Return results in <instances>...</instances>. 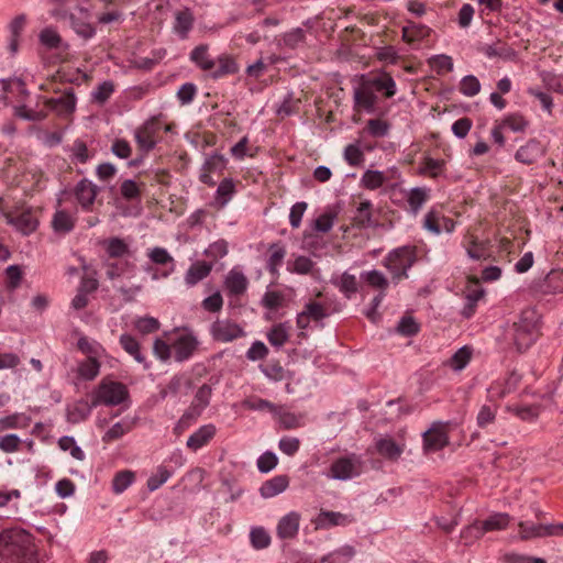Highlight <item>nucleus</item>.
<instances>
[{
    "label": "nucleus",
    "instance_id": "1",
    "mask_svg": "<svg viewBox=\"0 0 563 563\" xmlns=\"http://www.w3.org/2000/svg\"><path fill=\"white\" fill-rule=\"evenodd\" d=\"M384 91L386 98L396 93V82L388 74L374 77H361L360 85L353 90L354 108L367 113L376 111L378 101L377 92Z\"/></svg>",
    "mask_w": 563,
    "mask_h": 563
},
{
    "label": "nucleus",
    "instance_id": "2",
    "mask_svg": "<svg viewBox=\"0 0 563 563\" xmlns=\"http://www.w3.org/2000/svg\"><path fill=\"white\" fill-rule=\"evenodd\" d=\"M32 536L23 529H5L0 533V556L10 563H34Z\"/></svg>",
    "mask_w": 563,
    "mask_h": 563
},
{
    "label": "nucleus",
    "instance_id": "3",
    "mask_svg": "<svg viewBox=\"0 0 563 563\" xmlns=\"http://www.w3.org/2000/svg\"><path fill=\"white\" fill-rule=\"evenodd\" d=\"M538 313L533 309L523 310L518 321L505 330V339L514 344L518 352L528 350L538 338Z\"/></svg>",
    "mask_w": 563,
    "mask_h": 563
},
{
    "label": "nucleus",
    "instance_id": "4",
    "mask_svg": "<svg viewBox=\"0 0 563 563\" xmlns=\"http://www.w3.org/2000/svg\"><path fill=\"white\" fill-rule=\"evenodd\" d=\"M416 261L417 247L405 245L390 251L384 260V266L390 272L393 280L398 283L408 277L407 272Z\"/></svg>",
    "mask_w": 563,
    "mask_h": 563
},
{
    "label": "nucleus",
    "instance_id": "5",
    "mask_svg": "<svg viewBox=\"0 0 563 563\" xmlns=\"http://www.w3.org/2000/svg\"><path fill=\"white\" fill-rule=\"evenodd\" d=\"M129 397L125 385L109 378H103L93 391V405L118 406Z\"/></svg>",
    "mask_w": 563,
    "mask_h": 563
},
{
    "label": "nucleus",
    "instance_id": "6",
    "mask_svg": "<svg viewBox=\"0 0 563 563\" xmlns=\"http://www.w3.org/2000/svg\"><path fill=\"white\" fill-rule=\"evenodd\" d=\"M363 466L362 457L351 453L334 460L325 475L328 478L335 481H349L360 476L363 472Z\"/></svg>",
    "mask_w": 563,
    "mask_h": 563
},
{
    "label": "nucleus",
    "instance_id": "7",
    "mask_svg": "<svg viewBox=\"0 0 563 563\" xmlns=\"http://www.w3.org/2000/svg\"><path fill=\"white\" fill-rule=\"evenodd\" d=\"M209 331L212 340L219 343H229L246 335L244 328L229 318H217Z\"/></svg>",
    "mask_w": 563,
    "mask_h": 563
},
{
    "label": "nucleus",
    "instance_id": "8",
    "mask_svg": "<svg viewBox=\"0 0 563 563\" xmlns=\"http://www.w3.org/2000/svg\"><path fill=\"white\" fill-rule=\"evenodd\" d=\"M45 107L56 115L67 118L76 110L77 98L73 88H67L57 97L43 98Z\"/></svg>",
    "mask_w": 563,
    "mask_h": 563
},
{
    "label": "nucleus",
    "instance_id": "9",
    "mask_svg": "<svg viewBox=\"0 0 563 563\" xmlns=\"http://www.w3.org/2000/svg\"><path fill=\"white\" fill-rule=\"evenodd\" d=\"M519 533L522 540L544 537L563 536V523L541 525L531 521L519 523Z\"/></svg>",
    "mask_w": 563,
    "mask_h": 563
},
{
    "label": "nucleus",
    "instance_id": "10",
    "mask_svg": "<svg viewBox=\"0 0 563 563\" xmlns=\"http://www.w3.org/2000/svg\"><path fill=\"white\" fill-rule=\"evenodd\" d=\"M509 522V515L497 512L483 521H475L473 525L467 527L466 532L478 539L482 538L486 532L506 529Z\"/></svg>",
    "mask_w": 563,
    "mask_h": 563
},
{
    "label": "nucleus",
    "instance_id": "11",
    "mask_svg": "<svg viewBox=\"0 0 563 563\" xmlns=\"http://www.w3.org/2000/svg\"><path fill=\"white\" fill-rule=\"evenodd\" d=\"M211 395V386L207 384L200 386L196 391L189 410L181 416L178 424L188 427L191 421L196 420L205 410V408L209 405Z\"/></svg>",
    "mask_w": 563,
    "mask_h": 563
},
{
    "label": "nucleus",
    "instance_id": "12",
    "mask_svg": "<svg viewBox=\"0 0 563 563\" xmlns=\"http://www.w3.org/2000/svg\"><path fill=\"white\" fill-rule=\"evenodd\" d=\"M161 130V122L156 118H151L135 130L134 136L139 147L148 152L157 143V134Z\"/></svg>",
    "mask_w": 563,
    "mask_h": 563
},
{
    "label": "nucleus",
    "instance_id": "13",
    "mask_svg": "<svg viewBox=\"0 0 563 563\" xmlns=\"http://www.w3.org/2000/svg\"><path fill=\"white\" fill-rule=\"evenodd\" d=\"M446 422H433L430 429L423 433V446L428 451H439L449 443Z\"/></svg>",
    "mask_w": 563,
    "mask_h": 563
},
{
    "label": "nucleus",
    "instance_id": "14",
    "mask_svg": "<svg viewBox=\"0 0 563 563\" xmlns=\"http://www.w3.org/2000/svg\"><path fill=\"white\" fill-rule=\"evenodd\" d=\"M330 316L325 305L317 301H309L305 305L303 310L298 313L296 323L301 330H306L311 321H321Z\"/></svg>",
    "mask_w": 563,
    "mask_h": 563
},
{
    "label": "nucleus",
    "instance_id": "15",
    "mask_svg": "<svg viewBox=\"0 0 563 563\" xmlns=\"http://www.w3.org/2000/svg\"><path fill=\"white\" fill-rule=\"evenodd\" d=\"M5 221L13 225L23 235H30L38 225V220L31 209L22 211L18 216L4 213Z\"/></svg>",
    "mask_w": 563,
    "mask_h": 563
},
{
    "label": "nucleus",
    "instance_id": "16",
    "mask_svg": "<svg viewBox=\"0 0 563 563\" xmlns=\"http://www.w3.org/2000/svg\"><path fill=\"white\" fill-rule=\"evenodd\" d=\"M79 15H69V24L74 32L84 40H90L96 35L95 26L89 22V11L82 7L78 8Z\"/></svg>",
    "mask_w": 563,
    "mask_h": 563
},
{
    "label": "nucleus",
    "instance_id": "17",
    "mask_svg": "<svg viewBox=\"0 0 563 563\" xmlns=\"http://www.w3.org/2000/svg\"><path fill=\"white\" fill-rule=\"evenodd\" d=\"M99 188L91 180L84 178L77 183L74 189L75 197L84 210H90Z\"/></svg>",
    "mask_w": 563,
    "mask_h": 563
},
{
    "label": "nucleus",
    "instance_id": "18",
    "mask_svg": "<svg viewBox=\"0 0 563 563\" xmlns=\"http://www.w3.org/2000/svg\"><path fill=\"white\" fill-rule=\"evenodd\" d=\"M174 358L184 362L190 358L198 346V341L192 334H181L173 343Z\"/></svg>",
    "mask_w": 563,
    "mask_h": 563
},
{
    "label": "nucleus",
    "instance_id": "19",
    "mask_svg": "<svg viewBox=\"0 0 563 563\" xmlns=\"http://www.w3.org/2000/svg\"><path fill=\"white\" fill-rule=\"evenodd\" d=\"M121 347L131 355L144 369H150L152 364L142 352L140 342L131 334L123 333L119 338Z\"/></svg>",
    "mask_w": 563,
    "mask_h": 563
},
{
    "label": "nucleus",
    "instance_id": "20",
    "mask_svg": "<svg viewBox=\"0 0 563 563\" xmlns=\"http://www.w3.org/2000/svg\"><path fill=\"white\" fill-rule=\"evenodd\" d=\"M249 286V280L244 273L234 267L224 278V287L230 296L239 297L243 295Z\"/></svg>",
    "mask_w": 563,
    "mask_h": 563
},
{
    "label": "nucleus",
    "instance_id": "21",
    "mask_svg": "<svg viewBox=\"0 0 563 563\" xmlns=\"http://www.w3.org/2000/svg\"><path fill=\"white\" fill-rule=\"evenodd\" d=\"M217 429L213 424L201 426L187 440V448L194 452L207 445L216 435Z\"/></svg>",
    "mask_w": 563,
    "mask_h": 563
},
{
    "label": "nucleus",
    "instance_id": "22",
    "mask_svg": "<svg viewBox=\"0 0 563 563\" xmlns=\"http://www.w3.org/2000/svg\"><path fill=\"white\" fill-rule=\"evenodd\" d=\"M212 264L205 261H197L187 269L184 280L187 287H194L205 278H207L211 271Z\"/></svg>",
    "mask_w": 563,
    "mask_h": 563
},
{
    "label": "nucleus",
    "instance_id": "23",
    "mask_svg": "<svg viewBox=\"0 0 563 563\" xmlns=\"http://www.w3.org/2000/svg\"><path fill=\"white\" fill-rule=\"evenodd\" d=\"M299 514L291 511L284 516L277 525V536L280 539H294L299 531Z\"/></svg>",
    "mask_w": 563,
    "mask_h": 563
},
{
    "label": "nucleus",
    "instance_id": "24",
    "mask_svg": "<svg viewBox=\"0 0 563 563\" xmlns=\"http://www.w3.org/2000/svg\"><path fill=\"white\" fill-rule=\"evenodd\" d=\"M287 252L280 243H273L268 247V257L266 260V269L274 278L279 276V267L282 266Z\"/></svg>",
    "mask_w": 563,
    "mask_h": 563
},
{
    "label": "nucleus",
    "instance_id": "25",
    "mask_svg": "<svg viewBox=\"0 0 563 563\" xmlns=\"http://www.w3.org/2000/svg\"><path fill=\"white\" fill-rule=\"evenodd\" d=\"M189 58L197 67L208 73H210V70L217 65L216 59H213L209 54V46L207 44L196 46L190 52Z\"/></svg>",
    "mask_w": 563,
    "mask_h": 563
},
{
    "label": "nucleus",
    "instance_id": "26",
    "mask_svg": "<svg viewBox=\"0 0 563 563\" xmlns=\"http://www.w3.org/2000/svg\"><path fill=\"white\" fill-rule=\"evenodd\" d=\"M542 155L540 142L537 140H529L525 145L520 146L516 154V161L522 164H533Z\"/></svg>",
    "mask_w": 563,
    "mask_h": 563
},
{
    "label": "nucleus",
    "instance_id": "27",
    "mask_svg": "<svg viewBox=\"0 0 563 563\" xmlns=\"http://www.w3.org/2000/svg\"><path fill=\"white\" fill-rule=\"evenodd\" d=\"M95 407L97 406L93 405V399L90 404L84 399L78 400L75 404L68 406L66 413L67 420L70 423H79L85 421L91 415V411Z\"/></svg>",
    "mask_w": 563,
    "mask_h": 563
},
{
    "label": "nucleus",
    "instance_id": "28",
    "mask_svg": "<svg viewBox=\"0 0 563 563\" xmlns=\"http://www.w3.org/2000/svg\"><path fill=\"white\" fill-rule=\"evenodd\" d=\"M40 43L48 49L67 51L69 45L63 41L56 29L47 26L38 34Z\"/></svg>",
    "mask_w": 563,
    "mask_h": 563
},
{
    "label": "nucleus",
    "instance_id": "29",
    "mask_svg": "<svg viewBox=\"0 0 563 563\" xmlns=\"http://www.w3.org/2000/svg\"><path fill=\"white\" fill-rule=\"evenodd\" d=\"M376 450L385 459L396 461L404 452V445L398 444L393 438L385 437L376 440Z\"/></svg>",
    "mask_w": 563,
    "mask_h": 563
},
{
    "label": "nucleus",
    "instance_id": "30",
    "mask_svg": "<svg viewBox=\"0 0 563 563\" xmlns=\"http://www.w3.org/2000/svg\"><path fill=\"white\" fill-rule=\"evenodd\" d=\"M291 327L289 322L274 324L266 334L269 344L276 349L283 347L289 340Z\"/></svg>",
    "mask_w": 563,
    "mask_h": 563
},
{
    "label": "nucleus",
    "instance_id": "31",
    "mask_svg": "<svg viewBox=\"0 0 563 563\" xmlns=\"http://www.w3.org/2000/svg\"><path fill=\"white\" fill-rule=\"evenodd\" d=\"M217 65L210 70V76L214 79L224 77L227 75H233L239 71V66L235 59L227 54L220 55L217 59Z\"/></svg>",
    "mask_w": 563,
    "mask_h": 563
},
{
    "label": "nucleus",
    "instance_id": "32",
    "mask_svg": "<svg viewBox=\"0 0 563 563\" xmlns=\"http://www.w3.org/2000/svg\"><path fill=\"white\" fill-rule=\"evenodd\" d=\"M289 481L286 475H278L266 481L260 488V493L264 498H272L283 493L288 487Z\"/></svg>",
    "mask_w": 563,
    "mask_h": 563
},
{
    "label": "nucleus",
    "instance_id": "33",
    "mask_svg": "<svg viewBox=\"0 0 563 563\" xmlns=\"http://www.w3.org/2000/svg\"><path fill=\"white\" fill-rule=\"evenodd\" d=\"M466 254L474 261L486 260L489 257L488 244L485 241H479L474 235H471L464 244Z\"/></svg>",
    "mask_w": 563,
    "mask_h": 563
},
{
    "label": "nucleus",
    "instance_id": "34",
    "mask_svg": "<svg viewBox=\"0 0 563 563\" xmlns=\"http://www.w3.org/2000/svg\"><path fill=\"white\" fill-rule=\"evenodd\" d=\"M101 363L99 358H85L78 362L77 376L82 380H93L100 373Z\"/></svg>",
    "mask_w": 563,
    "mask_h": 563
},
{
    "label": "nucleus",
    "instance_id": "35",
    "mask_svg": "<svg viewBox=\"0 0 563 563\" xmlns=\"http://www.w3.org/2000/svg\"><path fill=\"white\" fill-rule=\"evenodd\" d=\"M194 25V15L189 9L177 11L175 14L174 31L180 38H186Z\"/></svg>",
    "mask_w": 563,
    "mask_h": 563
},
{
    "label": "nucleus",
    "instance_id": "36",
    "mask_svg": "<svg viewBox=\"0 0 563 563\" xmlns=\"http://www.w3.org/2000/svg\"><path fill=\"white\" fill-rule=\"evenodd\" d=\"M78 350L87 355L86 358H101L106 355V350L96 340H91L87 336H80L77 341Z\"/></svg>",
    "mask_w": 563,
    "mask_h": 563
},
{
    "label": "nucleus",
    "instance_id": "37",
    "mask_svg": "<svg viewBox=\"0 0 563 563\" xmlns=\"http://www.w3.org/2000/svg\"><path fill=\"white\" fill-rule=\"evenodd\" d=\"M148 258L157 265H167L170 264L169 269L162 273V277H168L175 269L174 258L164 247H153L147 253Z\"/></svg>",
    "mask_w": 563,
    "mask_h": 563
},
{
    "label": "nucleus",
    "instance_id": "38",
    "mask_svg": "<svg viewBox=\"0 0 563 563\" xmlns=\"http://www.w3.org/2000/svg\"><path fill=\"white\" fill-rule=\"evenodd\" d=\"M430 189L426 187H415L410 189L407 195V202L409 205V209L413 214H417L422 206L429 199Z\"/></svg>",
    "mask_w": 563,
    "mask_h": 563
},
{
    "label": "nucleus",
    "instance_id": "39",
    "mask_svg": "<svg viewBox=\"0 0 563 563\" xmlns=\"http://www.w3.org/2000/svg\"><path fill=\"white\" fill-rule=\"evenodd\" d=\"M144 187V183L139 184L133 179H125L120 185L121 197L126 201H140Z\"/></svg>",
    "mask_w": 563,
    "mask_h": 563
},
{
    "label": "nucleus",
    "instance_id": "40",
    "mask_svg": "<svg viewBox=\"0 0 563 563\" xmlns=\"http://www.w3.org/2000/svg\"><path fill=\"white\" fill-rule=\"evenodd\" d=\"M134 428V421L128 418L114 423L102 437L103 442H112L124 434L129 433Z\"/></svg>",
    "mask_w": 563,
    "mask_h": 563
},
{
    "label": "nucleus",
    "instance_id": "41",
    "mask_svg": "<svg viewBox=\"0 0 563 563\" xmlns=\"http://www.w3.org/2000/svg\"><path fill=\"white\" fill-rule=\"evenodd\" d=\"M361 278L367 283L372 288L378 289L379 291L386 292V289L389 286V282L386 276L376 269L363 272L361 274Z\"/></svg>",
    "mask_w": 563,
    "mask_h": 563
},
{
    "label": "nucleus",
    "instance_id": "42",
    "mask_svg": "<svg viewBox=\"0 0 563 563\" xmlns=\"http://www.w3.org/2000/svg\"><path fill=\"white\" fill-rule=\"evenodd\" d=\"M261 303L268 310H278L287 305L286 295L278 290H267L262 297Z\"/></svg>",
    "mask_w": 563,
    "mask_h": 563
},
{
    "label": "nucleus",
    "instance_id": "43",
    "mask_svg": "<svg viewBox=\"0 0 563 563\" xmlns=\"http://www.w3.org/2000/svg\"><path fill=\"white\" fill-rule=\"evenodd\" d=\"M134 329L142 335L155 333L161 328L158 319L150 316L139 317L133 322Z\"/></svg>",
    "mask_w": 563,
    "mask_h": 563
},
{
    "label": "nucleus",
    "instance_id": "44",
    "mask_svg": "<svg viewBox=\"0 0 563 563\" xmlns=\"http://www.w3.org/2000/svg\"><path fill=\"white\" fill-rule=\"evenodd\" d=\"M386 180L387 177L383 172L368 169L363 174L361 184L366 189L375 190L382 187Z\"/></svg>",
    "mask_w": 563,
    "mask_h": 563
},
{
    "label": "nucleus",
    "instance_id": "45",
    "mask_svg": "<svg viewBox=\"0 0 563 563\" xmlns=\"http://www.w3.org/2000/svg\"><path fill=\"white\" fill-rule=\"evenodd\" d=\"M314 265L311 258L299 255L292 262H288L287 269L294 274L307 275L312 273Z\"/></svg>",
    "mask_w": 563,
    "mask_h": 563
},
{
    "label": "nucleus",
    "instance_id": "46",
    "mask_svg": "<svg viewBox=\"0 0 563 563\" xmlns=\"http://www.w3.org/2000/svg\"><path fill=\"white\" fill-rule=\"evenodd\" d=\"M344 159L353 167L363 165L365 156L360 142L349 144L344 148Z\"/></svg>",
    "mask_w": 563,
    "mask_h": 563
},
{
    "label": "nucleus",
    "instance_id": "47",
    "mask_svg": "<svg viewBox=\"0 0 563 563\" xmlns=\"http://www.w3.org/2000/svg\"><path fill=\"white\" fill-rule=\"evenodd\" d=\"M443 216L444 214L440 210L431 208L424 216L423 228L429 232L439 235L441 233V221Z\"/></svg>",
    "mask_w": 563,
    "mask_h": 563
},
{
    "label": "nucleus",
    "instance_id": "48",
    "mask_svg": "<svg viewBox=\"0 0 563 563\" xmlns=\"http://www.w3.org/2000/svg\"><path fill=\"white\" fill-rule=\"evenodd\" d=\"M497 410L498 406L495 404L483 405L477 413V426L484 429L493 424L496 419Z\"/></svg>",
    "mask_w": 563,
    "mask_h": 563
},
{
    "label": "nucleus",
    "instance_id": "49",
    "mask_svg": "<svg viewBox=\"0 0 563 563\" xmlns=\"http://www.w3.org/2000/svg\"><path fill=\"white\" fill-rule=\"evenodd\" d=\"M52 224L56 232L67 233L74 229L75 223L73 217L68 212L59 210L54 214Z\"/></svg>",
    "mask_w": 563,
    "mask_h": 563
},
{
    "label": "nucleus",
    "instance_id": "50",
    "mask_svg": "<svg viewBox=\"0 0 563 563\" xmlns=\"http://www.w3.org/2000/svg\"><path fill=\"white\" fill-rule=\"evenodd\" d=\"M235 192V186L231 178L223 179L217 189L216 199L221 207H224Z\"/></svg>",
    "mask_w": 563,
    "mask_h": 563
},
{
    "label": "nucleus",
    "instance_id": "51",
    "mask_svg": "<svg viewBox=\"0 0 563 563\" xmlns=\"http://www.w3.org/2000/svg\"><path fill=\"white\" fill-rule=\"evenodd\" d=\"M114 92V84L111 80H106L99 84L91 92L93 102L99 104L106 103L111 95Z\"/></svg>",
    "mask_w": 563,
    "mask_h": 563
},
{
    "label": "nucleus",
    "instance_id": "52",
    "mask_svg": "<svg viewBox=\"0 0 563 563\" xmlns=\"http://www.w3.org/2000/svg\"><path fill=\"white\" fill-rule=\"evenodd\" d=\"M306 40V32L301 27H295L282 36V43L284 46L288 48H297L300 46Z\"/></svg>",
    "mask_w": 563,
    "mask_h": 563
},
{
    "label": "nucleus",
    "instance_id": "53",
    "mask_svg": "<svg viewBox=\"0 0 563 563\" xmlns=\"http://www.w3.org/2000/svg\"><path fill=\"white\" fill-rule=\"evenodd\" d=\"M172 471H169L166 466H158L156 472L153 473L147 479V488L151 492L158 489L163 484H165L169 477L172 476Z\"/></svg>",
    "mask_w": 563,
    "mask_h": 563
},
{
    "label": "nucleus",
    "instance_id": "54",
    "mask_svg": "<svg viewBox=\"0 0 563 563\" xmlns=\"http://www.w3.org/2000/svg\"><path fill=\"white\" fill-rule=\"evenodd\" d=\"M472 350L468 346L459 349L449 360V365L454 371H462L471 361Z\"/></svg>",
    "mask_w": 563,
    "mask_h": 563
},
{
    "label": "nucleus",
    "instance_id": "55",
    "mask_svg": "<svg viewBox=\"0 0 563 563\" xmlns=\"http://www.w3.org/2000/svg\"><path fill=\"white\" fill-rule=\"evenodd\" d=\"M134 473L129 470L117 473L112 481L113 492L115 494L123 493L134 482Z\"/></svg>",
    "mask_w": 563,
    "mask_h": 563
},
{
    "label": "nucleus",
    "instance_id": "56",
    "mask_svg": "<svg viewBox=\"0 0 563 563\" xmlns=\"http://www.w3.org/2000/svg\"><path fill=\"white\" fill-rule=\"evenodd\" d=\"M351 520L346 515L335 511H322L319 515V523L321 526H345L350 523Z\"/></svg>",
    "mask_w": 563,
    "mask_h": 563
},
{
    "label": "nucleus",
    "instance_id": "57",
    "mask_svg": "<svg viewBox=\"0 0 563 563\" xmlns=\"http://www.w3.org/2000/svg\"><path fill=\"white\" fill-rule=\"evenodd\" d=\"M250 540L253 548L266 549L271 544V537L263 527H255L250 532Z\"/></svg>",
    "mask_w": 563,
    "mask_h": 563
},
{
    "label": "nucleus",
    "instance_id": "58",
    "mask_svg": "<svg viewBox=\"0 0 563 563\" xmlns=\"http://www.w3.org/2000/svg\"><path fill=\"white\" fill-rule=\"evenodd\" d=\"M429 65L439 75L453 70L452 57L443 54L430 57Z\"/></svg>",
    "mask_w": 563,
    "mask_h": 563
},
{
    "label": "nucleus",
    "instance_id": "59",
    "mask_svg": "<svg viewBox=\"0 0 563 563\" xmlns=\"http://www.w3.org/2000/svg\"><path fill=\"white\" fill-rule=\"evenodd\" d=\"M390 124L382 119H371L367 121L366 131L373 137H384L389 133Z\"/></svg>",
    "mask_w": 563,
    "mask_h": 563
},
{
    "label": "nucleus",
    "instance_id": "60",
    "mask_svg": "<svg viewBox=\"0 0 563 563\" xmlns=\"http://www.w3.org/2000/svg\"><path fill=\"white\" fill-rule=\"evenodd\" d=\"M106 251L110 257H122L129 252L128 244L120 238H111L106 242Z\"/></svg>",
    "mask_w": 563,
    "mask_h": 563
},
{
    "label": "nucleus",
    "instance_id": "61",
    "mask_svg": "<svg viewBox=\"0 0 563 563\" xmlns=\"http://www.w3.org/2000/svg\"><path fill=\"white\" fill-rule=\"evenodd\" d=\"M354 222L361 227H368L372 223V202L362 201L354 216Z\"/></svg>",
    "mask_w": 563,
    "mask_h": 563
},
{
    "label": "nucleus",
    "instance_id": "62",
    "mask_svg": "<svg viewBox=\"0 0 563 563\" xmlns=\"http://www.w3.org/2000/svg\"><path fill=\"white\" fill-rule=\"evenodd\" d=\"M481 91L479 80L473 76L467 75L460 81V92L466 97H474Z\"/></svg>",
    "mask_w": 563,
    "mask_h": 563
},
{
    "label": "nucleus",
    "instance_id": "63",
    "mask_svg": "<svg viewBox=\"0 0 563 563\" xmlns=\"http://www.w3.org/2000/svg\"><path fill=\"white\" fill-rule=\"evenodd\" d=\"M430 29L424 25L410 24L402 29V38L406 42H413L429 35Z\"/></svg>",
    "mask_w": 563,
    "mask_h": 563
},
{
    "label": "nucleus",
    "instance_id": "64",
    "mask_svg": "<svg viewBox=\"0 0 563 563\" xmlns=\"http://www.w3.org/2000/svg\"><path fill=\"white\" fill-rule=\"evenodd\" d=\"M500 124L514 132H523L528 126V121L523 115L519 113H512L507 115Z\"/></svg>",
    "mask_w": 563,
    "mask_h": 563
}]
</instances>
